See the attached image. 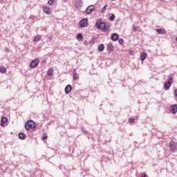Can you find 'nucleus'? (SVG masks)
Listing matches in <instances>:
<instances>
[{"mask_svg": "<svg viewBox=\"0 0 177 177\" xmlns=\"http://www.w3.org/2000/svg\"><path fill=\"white\" fill-rule=\"evenodd\" d=\"M47 75H53V68H48V71H47Z\"/></svg>", "mask_w": 177, "mask_h": 177, "instance_id": "obj_19", "label": "nucleus"}, {"mask_svg": "<svg viewBox=\"0 0 177 177\" xmlns=\"http://www.w3.org/2000/svg\"><path fill=\"white\" fill-rule=\"evenodd\" d=\"M174 80V77H169V80L164 84V88L165 91H168L169 88H171V85H172V81Z\"/></svg>", "mask_w": 177, "mask_h": 177, "instance_id": "obj_4", "label": "nucleus"}, {"mask_svg": "<svg viewBox=\"0 0 177 177\" xmlns=\"http://www.w3.org/2000/svg\"><path fill=\"white\" fill-rule=\"evenodd\" d=\"M111 1H114V0H111Z\"/></svg>", "mask_w": 177, "mask_h": 177, "instance_id": "obj_34", "label": "nucleus"}, {"mask_svg": "<svg viewBox=\"0 0 177 177\" xmlns=\"http://www.w3.org/2000/svg\"><path fill=\"white\" fill-rule=\"evenodd\" d=\"M114 46H113V44H108V50H113Z\"/></svg>", "mask_w": 177, "mask_h": 177, "instance_id": "obj_23", "label": "nucleus"}, {"mask_svg": "<svg viewBox=\"0 0 177 177\" xmlns=\"http://www.w3.org/2000/svg\"><path fill=\"white\" fill-rule=\"evenodd\" d=\"M129 124H132L133 122H135V118H129Z\"/></svg>", "mask_w": 177, "mask_h": 177, "instance_id": "obj_26", "label": "nucleus"}, {"mask_svg": "<svg viewBox=\"0 0 177 177\" xmlns=\"http://www.w3.org/2000/svg\"><path fill=\"white\" fill-rule=\"evenodd\" d=\"M146 57H147V53H142L141 54V56H140V59L143 62L144 60L146 59Z\"/></svg>", "mask_w": 177, "mask_h": 177, "instance_id": "obj_16", "label": "nucleus"}, {"mask_svg": "<svg viewBox=\"0 0 177 177\" xmlns=\"http://www.w3.org/2000/svg\"><path fill=\"white\" fill-rule=\"evenodd\" d=\"M77 41H81L82 39H84V36H82V34L79 33L77 35Z\"/></svg>", "mask_w": 177, "mask_h": 177, "instance_id": "obj_21", "label": "nucleus"}, {"mask_svg": "<svg viewBox=\"0 0 177 177\" xmlns=\"http://www.w3.org/2000/svg\"><path fill=\"white\" fill-rule=\"evenodd\" d=\"M80 26L81 28H84V27H88L89 26V24L88 23V19L84 18L82 20L80 21Z\"/></svg>", "mask_w": 177, "mask_h": 177, "instance_id": "obj_5", "label": "nucleus"}, {"mask_svg": "<svg viewBox=\"0 0 177 177\" xmlns=\"http://www.w3.org/2000/svg\"><path fill=\"white\" fill-rule=\"evenodd\" d=\"M95 28L98 30H102V31H109L110 25L106 24V22L102 21V19H98L95 23Z\"/></svg>", "mask_w": 177, "mask_h": 177, "instance_id": "obj_1", "label": "nucleus"}, {"mask_svg": "<svg viewBox=\"0 0 177 177\" xmlns=\"http://www.w3.org/2000/svg\"><path fill=\"white\" fill-rule=\"evenodd\" d=\"M98 50H100V52H103L104 50V44H100L98 46Z\"/></svg>", "mask_w": 177, "mask_h": 177, "instance_id": "obj_20", "label": "nucleus"}, {"mask_svg": "<svg viewBox=\"0 0 177 177\" xmlns=\"http://www.w3.org/2000/svg\"><path fill=\"white\" fill-rule=\"evenodd\" d=\"M120 38V36L118 35V34L117 33H113L111 35V39H112V41H118V39Z\"/></svg>", "mask_w": 177, "mask_h": 177, "instance_id": "obj_11", "label": "nucleus"}, {"mask_svg": "<svg viewBox=\"0 0 177 177\" xmlns=\"http://www.w3.org/2000/svg\"><path fill=\"white\" fill-rule=\"evenodd\" d=\"M38 64H39V59H35L31 62V63L30 64V68H35V67L38 66Z\"/></svg>", "mask_w": 177, "mask_h": 177, "instance_id": "obj_6", "label": "nucleus"}, {"mask_svg": "<svg viewBox=\"0 0 177 177\" xmlns=\"http://www.w3.org/2000/svg\"><path fill=\"white\" fill-rule=\"evenodd\" d=\"M56 2H57V0H48V3L50 6H53Z\"/></svg>", "mask_w": 177, "mask_h": 177, "instance_id": "obj_17", "label": "nucleus"}, {"mask_svg": "<svg viewBox=\"0 0 177 177\" xmlns=\"http://www.w3.org/2000/svg\"><path fill=\"white\" fill-rule=\"evenodd\" d=\"M19 139L24 140L26 139V134L23 133H20L18 135Z\"/></svg>", "mask_w": 177, "mask_h": 177, "instance_id": "obj_22", "label": "nucleus"}, {"mask_svg": "<svg viewBox=\"0 0 177 177\" xmlns=\"http://www.w3.org/2000/svg\"><path fill=\"white\" fill-rule=\"evenodd\" d=\"M156 32L158 34H167V31L165 29H157Z\"/></svg>", "mask_w": 177, "mask_h": 177, "instance_id": "obj_15", "label": "nucleus"}, {"mask_svg": "<svg viewBox=\"0 0 177 177\" xmlns=\"http://www.w3.org/2000/svg\"><path fill=\"white\" fill-rule=\"evenodd\" d=\"M174 95H175V96H176V97H177V88H176V89L174 90Z\"/></svg>", "mask_w": 177, "mask_h": 177, "instance_id": "obj_31", "label": "nucleus"}, {"mask_svg": "<svg viewBox=\"0 0 177 177\" xmlns=\"http://www.w3.org/2000/svg\"><path fill=\"white\" fill-rule=\"evenodd\" d=\"M6 122H8V118L5 117H2L1 123V127H3L5 124H6Z\"/></svg>", "mask_w": 177, "mask_h": 177, "instance_id": "obj_13", "label": "nucleus"}, {"mask_svg": "<svg viewBox=\"0 0 177 177\" xmlns=\"http://www.w3.org/2000/svg\"><path fill=\"white\" fill-rule=\"evenodd\" d=\"M169 147L171 153H175L177 150V142L174 140H171L169 143Z\"/></svg>", "mask_w": 177, "mask_h": 177, "instance_id": "obj_3", "label": "nucleus"}, {"mask_svg": "<svg viewBox=\"0 0 177 177\" xmlns=\"http://www.w3.org/2000/svg\"><path fill=\"white\" fill-rule=\"evenodd\" d=\"M82 5H83L82 0L76 1L75 6L77 9H81V8H82Z\"/></svg>", "mask_w": 177, "mask_h": 177, "instance_id": "obj_9", "label": "nucleus"}, {"mask_svg": "<svg viewBox=\"0 0 177 177\" xmlns=\"http://www.w3.org/2000/svg\"><path fill=\"white\" fill-rule=\"evenodd\" d=\"M78 78H80V75H78V73H77L75 72V70H74V71H73V80H74V81H77V80H78Z\"/></svg>", "mask_w": 177, "mask_h": 177, "instance_id": "obj_14", "label": "nucleus"}, {"mask_svg": "<svg viewBox=\"0 0 177 177\" xmlns=\"http://www.w3.org/2000/svg\"><path fill=\"white\" fill-rule=\"evenodd\" d=\"M93 10H95V6H93V5L89 6L86 9V15H91L92 13V12H93Z\"/></svg>", "mask_w": 177, "mask_h": 177, "instance_id": "obj_7", "label": "nucleus"}, {"mask_svg": "<svg viewBox=\"0 0 177 177\" xmlns=\"http://www.w3.org/2000/svg\"><path fill=\"white\" fill-rule=\"evenodd\" d=\"M72 89H73V86H71V85H70V84L67 85L65 88L66 93H67V94L70 93V92H71Z\"/></svg>", "mask_w": 177, "mask_h": 177, "instance_id": "obj_12", "label": "nucleus"}, {"mask_svg": "<svg viewBox=\"0 0 177 177\" xmlns=\"http://www.w3.org/2000/svg\"><path fill=\"white\" fill-rule=\"evenodd\" d=\"M118 42L120 45H122V44H124V39H120L118 40Z\"/></svg>", "mask_w": 177, "mask_h": 177, "instance_id": "obj_29", "label": "nucleus"}, {"mask_svg": "<svg viewBox=\"0 0 177 177\" xmlns=\"http://www.w3.org/2000/svg\"><path fill=\"white\" fill-rule=\"evenodd\" d=\"M42 139L43 140H46V139H48V136L46 135V133L43 134Z\"/></svg>", "mask_w": 177, "mask_h": 177, "instance_id": "obj_25", "label": "nucleus"}, {"mask_svg": "<svg viewBox=\"0 0 177 177\" xmlns=\"http://www.w3.org/2000/svg\"><path fill=\"white\" fill-rule=\"evenodd\" d=\"M43 12L44 13H46V15H50L52 13V11L50 10V8L48 6L43 7Z\"/></svg>", "mask_w": 177, "mask_h": 177, "instance_id": "obj_8", "label": "nucleus"}, {"mask_svg": "<svg viewBox=\"0 0 177 177\" xmlns=\"http://www.w3.org/2000/svg\"><path fill=\"white\" fill-rule=\"evenodd\" d=\"M141 177H147V174H143Z\"/></svg>", "mask_w": 177, "mask_h": 177, "instance_id": "obj_32", "label": "nucleus"}, {"mask_svg": "<svg viewBox=\"0 0 177 177\" xmlns=\"http://www.w3.org/2000/svg\"><path fill=\"white\" fill-rule=\"evenodd\" d=\"M170 111L172 114H176V113H177V104L171 105Z\"/></svg>", "mask_w": 177, "mask_h": 177, "instance_id": "obj_10", "label": "nucleus"}, {"mask_svg": "<svg viewBox=\"0 0 177 177\" xmlns=\"http://www.w3.org/2000/svg\"><path fill=\"white\" fill-rule=\"evenodd\" d=\"M176 41H177V37L176 38Z\"/></svg>", "mask_w": 177, "mask_h": 177, "instance_id": "obj_33", "label": "nucleus"}, {"mask_svg": "<svg viewBox=\"0 0 177 177\" xmlns=\"http://www.w3.org/2000/svg\"><path fill=\"white\" fill-rule=\"evenodd\" d=\"M37 124H35L33 120H28L25 124V127L27 131H30V129L35 128Z\"/></svg>", "mask_w": 177, "mask_h": 177, "instance_id": "obj_2", "label": "nucleus"}, {"mask_svg": "<svg viewBox=\"0 0 177 177\" xmlns=\"http://www.w3.org/2000/svg\"><path fill=\"white\" fill-rule=\"evenodd\" d=\"M110 20L113 21L114 20V19H115V15H114V14H113L111 17H110Z\"/></svg>", "mask_w": 177, "mask_h": 177, "instance_id": "obj_28", "label": "nucleus"}, {"mask_svg": "<svg viewBox=\"0 0 177 177\" xmlns=\"http://www.w3.org/2000/svg\"><path fill=\"white\" fill-rule=\"evenodd\" d=\"M138 30V28H136V26L135 25L133 26V31H134V32H136Z\"/></svg>", "mask_w": 177, "mask_h": 177, "instance_id": "obj_30", "label": "nucleus"}, {"mask_svg": "<svg viewBox=\"0 0 177 177\" xmlns=\"http://www.w3.org/2000/svg\"><path fill=\"white\" fill-rule=\"evenodd\" d=\"M41 38H42V36L37 35V36L35 37L33 41H34V42H38V41H41Z\"/></svg>", "mask_w": 177, "mask_h": 177, "instance_id": "obj_18", "label": "nucleus"}, {"mask_svg": "<svg viewBox=\"0 0 177 177\" xmlns=\"http://www.w3.org/2000/svg\"><path fill=\"white\" fill-rule=\"evenodd\" d=\"M0 73H1V74H5V73H6V68L1 67L0 68Z\"/></svg>", "mask_w": 177, "mask_h": 177, "instance_id": "obj_24", "label": "nucleus"}, {"mask_svg": "<svg viewBox=\"0 0 177 177\" xmlns=\"http://www.w3.org/2000/svg\"><path fill=\"white\" fill-rule=\"evenodd\" d=\"M107 5H105L104 7H103V8H102V13H104V12H106V9H107Z\"/></svg>", "mask_w": 177, "mask_h": 177, "instance_id": "obj_27", "label": "nucleus"}]
</instances>
